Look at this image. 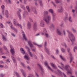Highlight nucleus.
<instances>
[{
  "instance_id": "f257e3e1",
  "label": "nucleus",
  "mask_w": 77,
  "mask_h": 77,
  "mask_svg": "<svg viewBox=\"0 0 77 77\" xmlns=\"http://www.w3.org/2000/svg\"><path fill=\"white\" fill-rule=\"evenodd\" d=\"M48 14L47 11H44L43 14L45 17L43 18V20L45 22L46 24H49L50 21L51 20V16H46Z\"/></svg>"
},
{
  "instance_id": "f03ea898",
  "label": "nucleus",
  "mask_w": 77,
  "mask_h": 77,
  "mask_svg": "<svg viewBox=\"0 0 77 77\" xmlns=\"http://www.w3.org/2000/svg\"><path fill=\"white\" fill-rule=\"evenodd\" d=\"M67 32L68 33V36L69 38H70V41L72 42V44H73L74 43L73 42L75 41V37L73 35V34L72 33L69 31V30H67Z\"/></svg>"
},
{
  "instance_id": "7ed1b4c3",
  "label": "nucleus",
  "mask_w": 77,
  "mask_h": 77,
  "mask_svg": "<svg viewBox=\"0 0 77 77\" xmlns=\"http://www.w3.org/2000/svg\"><path fill=\"white\" fill-rule=\"evenodd\" d=\"M67 51L68 53H69V55L70 56V60L69 61L70 63H71V62H72V60L73 58L72 57V54L71 52H70V48H67Z\"/></svg>"
},
{
  "instance_id": "20e7f679",
  "label": "nucleus",
  "mask_w": 77,
  "mask_h": 77,
  "mask_svg": "<svg viewBox=\"0 0 77 77\" xmlns=\"http://www.w3.org/2000/svg\"><path fill=\"white\" fill-rule=\"evenodd\" d=\"M21 31L22 36H23V39H24L25 40L26 42L27 41V38H26V35H25L24 32L22 30Z\"/></svg>"
},
{
  "instance_id": "39448f33",
  "label": "nucleus",
  "mask_w": 77,
  "mask_h": 77,
  "mask_svg": "<svg viewBox=\"0 0 77 77\" xmlns=\"http://www.w3.org/2000/svg\"><path fill=\"white\" fill-rule=\"evenodd\" d=\"M38 65L39 69L41 71V74H42V75H43V74L42 73H44V69H43V68L42 67V66H41V65L39 64H38Z\"/></svg>"
},
{
  "instance_id": "423d86ee",
  "label": "nucleus",
  "mask_w": 77,
  "mask_h": 77,
  "mask_svg": "<svg viewBox=\"0 0 77 77\" xmlns=\"http://www.w3.org/2000/svg\"><path fill=\"white\" fill-rule=\"evenodd\" d=\"M44 64H45V66H47V67L48 68V69H50V70L51 71H53V70H52V69H51V68L50 67H49L48 66V63H47V61L45 62L44 63Z\"/></svg>"
},
{
  "instance_id": "0eeeda50",
  "label": "nucleus",
  "mask_w": 77,
  "mask_h": 77,
  "mask_svg": "<svg viewBox=\"0 0 77 77\" xmlns=\"http://www.w3.org/2000/svg\"><path fill=\"white\" fill-rule=\"evenodd\" d=\"M45 25V23H44V21H43V20H41L39 24L40 26V27H44Z\"/></svg>"
},
{
  "instance_id": "6e6552de",
  "label": "nucleus",
  "mask_w": 77,
  "mask_h": 77,
  "mask_svg": "<svg viewBox=\"0 0 77 77\" xmlns=\"http://www.w3.org/2000/svg\"><path fill=\"white\" fill-rule=\"evenodd\" d=\"M28 43L31 48H32V47H34L33 44H32V42H31V41H28Z\"/></svg>"
},
{
  "instance_id": "1a4fd4ad",
  "label": "nucleus",
  "mask_w": 77,
  "mask_h": 77,
  "mask_svg": "<svg viewBox=\"0 0 77 77\" xmlns=\"http://www.w3.org/2000/svg\"><path fill=\"white\" fill-rule=\"evenodd\" d=\"M27 28L29 29H31V23L29 22H28L27 24Z\"/></svg>"
},
{
  "instance_id": "9d476101",
  "label": "nucleus",
  "mask_w": 77,
  "mask_h": 77,
  "mask_svg": "<svg viewBox=\"0 0 77 77\" xmlns=\"http://www.w3.org/2000/svg\"><path fill=\"white\" fill-rule=\"evenodd\" d=\"M33 29L35 30H36L37 29V23H34L33 25Z\"/></svg>"
},
{
  "instance_id": "9b49d317",
  "label": "nucleus",
  "mask_w": 77,
  "mask_h": 77,
  "mask_svg": "<svg viewBox=\"0 0 77 77\" xmlns=\"http://www.w3.org/2000/svg\"><path fill=\"white\" fill-rule=\"evenodd\" d=\"M32 11L35 14H37V12L36 11V9L34 7L32 8Z\"/></svg>"
},
{
  "instance_id": "f8f14e48",
  "label": "nucleus",
  "mask_w": 77,
  "mask_h": 77,
  "mask_svg": "<svg viewBox=\"0 0 77 77\" xmlns=\"http://www.w3.org/2000/svg\"><path fill=\"white\" fill-rule=\"evenodd\" d=\"M20 71L22 73H23V76H24V77H26V72H24V71L23 70V69H20Z\"/></svg>"
},
{
  "instance_id": "ddd939ff",
  "label": "nucleus",
  "mask_w": 77,
  "mask_h": 77,
  "mask_svg": "<svg viewBox=\"0 0 77 77\" xmlns=\"http://www.w3.org/2000/svg\"><path fill=\"white\" fill-rule=\"evenodd\" d=\"M10 51L12 54V55H14L15 53V50H14V48H11L10 50Z\"/></svg>"
},
{
  "instance_id": "4468645a",
  "label": "nucleus",
  "mask_w": 77,
  "mask_h": 77,
  "mask_svg": "<svg viewBox=\"0 0 77 77\" xmlns=\"http://www.w3.org/2000/svg\"><path fill=\"white\" fill-rule=\"evenodd\" d=\"M57 34L60 36H61L62 35V32H60V31L59 29H57Z\"/></svg>"
},
{
  "instance_id": "2eb2a0df",
  "label": "nucleus",
  "mask_w": 77,
  "mask_h": 77,
  "mask_svg": "<svg viewBox=\"0 0 77 77\" xmlns=\"http://www.w3.org/2000/svg\"><path fill=\"white\" fill-rule=\"evenodd\" d=\"M20 51H21V53L23 54H25V51L24 50V49L23 48H21L20 49Z\"/></svg>"
},
{
  "instance_id": "dca6fc26",
  "label": "nucleus",
  "mask_w": 77,
  "mask_h": 77,
  "mask_svg": "<svg viewBox=\"0 0 77 77\" xmlns=\"http://www.w3.org/2000/svg\"><path fill=\"white\" fill-rule=\"evenodd\" d=\"M65 69L66 71H69V68H70V66L69 65H66L65 67Z\"/></svg>"
},
{
  "instance_id": "f3484780",
  "label": "nucleus",
  "mask_w": 77,
  "mask_h": 77,
  "mask_svg": "<svg viewBox=\"0 0 77 77\" xmlns=\"http://www.w3.org/2000/svg\"><path fill=\"white\" fill-rule=\"evenodd\" d=\"M28 51L29 53V55L30 57H32L33 56L32 55V53H31V52H30V50L29 48L28 49Z\"/></svg>"
},
{
  "instance_id": "a211bd4d",
  "label": "nucleus",
  "mask_w": 77,
  "mask_h": 77,
  "mask_svg": "<svg viewBox=\"0 0 77 77\" xmlns=\"http://www.w3.org/2000/svg\"><path fill=\"white\" fill-rule=\"evenodd\" d=\"M51 65L54 69H57L56 66L53 63H51Z\"/></svg>"
},
{
  "instance_id": "6ab92c4d",
  "label": "nucleus",
  "mask_w": 77,
  "mask_h": 77,
  "mask_svg": "<svg viewBox=\"0 0 77 77\" xmlns=\"http://www.w3.org/2000/svg\"><path fill=\"white\" fill-rule=\"evenodd\" d=\"M45 49L46 52L48 54V55L50 54V53H49V51H48V48H47V47H45Z\"/></svg>"
},
{
  "instance_id": "aec40b11",
  "label": "nucleus",
  "mask_w": 77,
  "mask_h": 77,
  "mask_svg": "<svg viewBox=\"0 0 77 77\" xmlns=\"http://www.w3.org/2000/svg\"><path fill=\"white\" fill-rule=\"evenodd\" d=\"M2 38L4 41H7V39L5 37V36H4L3 35H2Z\"/></svg>"
},
{
  "instance_id": "412c9836",
  "label": "nucleus",
  "mask_w": 77,
  "mask_h": 77,
  "mask_svg": "<svg viewBox=\"0 0 77 77\" xmlns=\"http://www.w3.org/2000/svg\"><path fill=\"white\" fill-rule=\"evenodd\" d=\"M24 58H25V59L27 60H30V58H29L28 56L27 55H25L24 56Z\"/></svg>"
},
{
  "instance_id": "4be33fe9",
  "label": "nucleus",
  "mask_w": 77,
  "mask_h": 77,
  "mask_svg": "<svg viewBox=\"0 0 77 77\" xmlns=\"http://www.w3.org/2000/svg\"><path fill=\"white\" fill-rule=\"evenodd\" d=\"M68 20L70 23H72V18L70 16L68 18Z\"/></svg>"
},
{
  "instance_id": "5701e85b",
  "label": "nucleus",
  "mask_w": 77,
  "mask_h": 77,
  "mask_svg": "<svg viewBox=\"0 0 77 77\" xmlns=\"http://www.w3.org/2000/svg\"><path fill=\"white\" fill-rule=\"evenodd\" d=\"M13 23L15 26H17V20H16L14 19L13 20Z\"/></svg>"
},
{
  "instance_id": "b1692460",
  "label": "nucleus",
  "mask_w": 77,
  "mask_h": 77,
  "mask_svg": "<svg viewBox=\"0 0 77 77\" xmlns=\"http://www.w3.org/2000/svg\"><path fill=\"white\" fill-rule=\"evenodd\" d=\"M60 9H58V11L59 12H62V7L61 6H60Z\"/></svg>"
},
{
  "instance_id": "393cba45",
  "label": "nucleus",
  "mask_w": 77,
  "mask_h": 77,
  "mask_svg": "<svg viewBox=\"0 0 77 77\" xmlns=\"http://www.w3.org/2000/svg\"><path fill=\"white\" fill-rule=\"evenodd\" d=\"M17 15H18V17L19 19H20V20H21V15L20 14V12L18 11L17 12Z\"/></svg>"
},
{
  "instance_id": "a878e982",
  "label": "nucleus",
  "mask_w": 77,
  "mask_h": 77,
  "mask_svg": "<svg viewBox=\"0 0 77 77\" xmlns=\"http://www.w3.org/2000/svg\"><path fill=\"white\" fill-rule=\"evenodd\" d=\"M8 10H6L5 11V15L6 16V18H8Z\"/></svg>"
},
{
  "instance_id": "bb28decb",
  "label": "nucleus",
  "mask_w": 77,
  "mask_h": 77,
  "mask_svg": "<svg viewBox=\"0 0 77 77\" xmlns=\"http://www.w3.org/2000/svg\"><path fill=\"white\" fill-rule=\"evenodd\" d=\"M3 47V48L4 49V50H5V51L6 52H8V49H7L6 47L5 46H4Z\"/></svg>"
},
{
  "instance_id": "cd10ccee",
  "label": "nucleus",
  "mask_w": 77,
  "mask_h": 77,
  "mask_svg": "<svg viewBox=\"0 0 77 77\" xmlns=\"http://www.w3.org/2000/svg\"><path fill=\"white\" fill-rule=\"evenodd\" d=\"M57 71L60 74V75H61V76H62V72H61V71H60V70L59 69H57Z\"/></svg>"
},
{
  "instance_id": "c85d7f7f",
  "label": "nucleus",
  "mask_w": 77,
  "mask_h": 77,
  "mask_svg": "<svg viewBox=\"0 0 77 77\" xmlns=\"http://www.w3.org/2000/svg\"><path fill=\"white\" fill-rule=\"evenodd\" d=\"M15 74L16 75L17 77H20V75H19V74L17 72H15Z\"/></svg>"
},
{
  "instance_id": "c756f323",
  "label": "nucleus",
  "mask_w": 77,
  "mask_h": 77,
  "mask_svg": "<svg viewBox=\"0 0 77 77\" xmlns=\"http://www.w3.org/2000/svg\"><path fill=\"white\" fill-rule=\"evenodd\" d=\"M61 50L62 53H65V49L63 48H61Z\"/></svg>"
},
{
  "instance_id": "7c9ffc66",
  "label": "nucleus",
  "mask_w": 77,
  "mask_h": 77,
  "mask_svg": "<svg viewBox=\"0 0 77 77\" xmlns=\"http://www.w3.org/2000/svg\"><path fill=\"white\" fill-rule=\"evenodd\" d=\"M19 26L21 29H22V26H21V25L19 23H17V26Z\"/></svg>"
},
{
  "instance_id": "2f4dec72",
  "label": "nucleus",
  "mask_w": 77,
  "mask_h": 77,
  "mask_svg": "<svg viewBox=\"0 0 77 77\" xmlns=\"http://www.w3.org/2000/svg\"><path fill=\"white\" fill-rule=\"evenodd\" d=\"M49 12H50L52 14V13H53V9H50L49 10Z\"/></svg>"
},
{
  "instance_id": "473e14b6",
  "label": "nucleus",
  "mask_w": 77,
  "mask_h": 77,
  "mask_svg": "<svg viewBox=\"0 0 77 77\" xmlns=\"http://www.w3.org/2000/svg\"><path fill=\"white\" fill-rule=\"evenodd\" d=\"M43 32L44 33H47V30H46V29H45V28L43 29Z\"/></svg>"
},
{
  "instance_id": "72a5a7b5",
  "label": "nucleus",
  "mask_w": 77,
  "mask_h": 77,
  "mask_svg": "<svg viewBox=\"0 0 77 77\" xmlns=\"http://www.w3.org/2000/svg\"><path fill=\"white\" fill-rule=\"evenodd\" d=\"M20 7L23 9H25V7H24V5H21L20 6Z\"/></svg>"
},
{
  "instance_id": "f704fd0d",
  "label": "nucleus",
  "mask_w": 77,
  "mask_h": 77,
  "mask_svg": "<svg viewBox=\"0 0 77 77\" xmlns=\"http://www.w3.org/2000/svg\"><path fill=\"white\" fill-rule=\"evenodd\" d=\"M53 17H54L56 15V13H54V12H53L51 13Z\"/></svg>"
},
{
  "instance_id": "c9c22d12",
  "label": "nucleus",
  "mask_w": 77,
  "mask_h": 77,
  "mask_svg": "<svg viewBox=\"0 0 77 77\" xmlns=\"http://www.w3.org/2000/svg\"><path fill=\"white\" fill-rule=\"evenodd\" d=\"M0 27L1 28H3V25L2 24V23H0Z\"/></svg>"
},
{
  "instance_id": "e433bc0d",
  "label": "nucleus",
  "mask_w": 77,
  "mask_h": 77,
  "mask_svg": "<svg viewBox=\"0 0 77 77\" xmlns=\"http://www.w3.org/2000/svg\"><path fill=\"white\" fill-rule=\"evenodd\" d=\"M60 58L62 59V60H65V59L62 57V56L61 55H60Z\"/></svg>"
},
{
  "instance_id": "4c0bfd02",
  "label": "nucleus",
  "mask_w": 77,
  "mask_h": 77,
  "mask_svg": "<svg viewBox=\"0 0 77 77\" xmlns=\"http://www.w3.org/2000/svg\"><path fill=\"white\" fill-rule=\"evenodd\" d=\"M26 9H27L28 12H30V10H29V6H26Z\"/></svg>"
},
{
  "instance_id": "58836bf2",
  "label": "nucleus",
  "mask_w": 77,
  "mask_h": 77,
  "mask_svg": "<svg viewBox=\"0 0 77 77\" xmlns=\"http://www.w3.org/2000/svg\"><path fill=\"white\" fill-rule=\"evenodd\" d=\"M68 20V17H64V20L65 21H66V20Z\"/></svg>"
},
{
  "instance_id": "ea45409f",
  "label": "nucleus",
  "mask_w": 77,
  "mask_h": 77,
  "mask_svg": "<svg viewBox=\"0 0 77 77\" xmlns=\"http://www.w3.org/2000/svg\"><path fill=\"white\" fill-rule=\"evenodd\" d=\"M13 30H14V31H15V32H16V33H17V32H18L17 29H16L14 28Z\"/></svg>"
},
{
  "instance_id": "a19ab883",
  "label": "nucleus",
  "mask_w": 77,
  "mask_h": 77,
  "mask_svg": "<svg viewBox=\"0 0 77 77\" xmlns=\"http://www.w3.org/2000/svg\"><path fill=\"white\" fill-rule=\"evenodd\" d=\"M75 49H76V50H77V47H74V48H73V51H74V52H75Z\"/></svg>"
},
{
  "instance_id": "79ce46f5",
  "label": "nucleus",
  "mask_w": 77,
  "mask_h": 77,
  "mask_svg": "<svg viewBox=\"0 0 77 77\" xmlns=\"http://www.w3.org/2000/svg\"><path fill=\"white\" fill-rule=\"evenodd\" d=\"M2 52H3V49H2V48H0V53H2Z\"/></svg>"
},
{
  "instance_id": "37998d69",
  "label": "nucleus",
  "mask_w": 77,
  "mask_h": 77,
  "mask_svg": "<svg viewBox=\"0 0 77 77\" xmlns=\"http://www.w3.org/2000/svg\"><path fill=\"white\" fill-rule=\"evenodd\" d=\"M55 2L56 3L58 4V3H60V2H59L58 1V0H55Z\"/></svg>"
},
{
  "instance_id": "c03bdc74",
  "label": "nucleus",
  "mask_w": 77,
  "mask_h": 77,
  "mask_svg": "<svg viewBox=\"0 0 77 77\" xmlns=\"http://www.w3.org/2000/svg\"><path fill=\"white\" fill-rule=\"evenodd\" d=\"M10 27L12 29H13V30L14 29V28L13 27V25H12V24H11V26H10Z\"/></svg>"
},
{
  "instance_id": "a18cd8bd",
  "label": "nucleus",
  "mask_w": 77,
  "mask_h": 77,
  "mask_svg": "<svg viewBox=\"0 0 77 77\" xmlns=\"http://www.w3.org/2000/svg\"><path fill=\"white\" fill-rule=\"evenodd\" d=\"M1 8L2 9H5V6L4 5H2L1 6Z\"/></svg>"
},
{
  "instance_id": "49530a36",
  "label": "nucleus",
  "mask_w": 77,
  "mask_h": 77,
  "mask_svg": "<svg viewBox=\"0 0 77 77\" xmlns=\"http://www.w3.org/2000/svg\"><path fill=\"white\" fill-rule=\"evenodd\" d=\"M45 36H46V38H48V35L46 33H45Z\"/></svg>"
},
{
  "instance_id": "de8ad7c7",
  "label": "nucleus",
  "mask_w": 77,
  "mask_h": 77,
  "mask_svg": "<svg viewBox=\"0 0 77 77\" xmlns=\"http://www.w3.org/2000/svg\"><path fill=\"white\" fill-rule=\"evenodd\" d=\"M44 45L45 47H46V46H47V42H45L44 44Z\"/></svg>"
},
{
  "instance_id": "09e8293b",
  "label": "nucleus",
  "mask_w": 77,
  "mask_h": 77,
  "mask_svg": "<svg viewBox=\"0 0 77 77\" xmlns=\"http://www.w3.org/2000/svg\"><path fill=\"white\" fill-rule=\"evenodd\" d=\"M21 64L22 65L23 67L25 68V66L24 65V64L22 62H21Z\"/></svg>"
},
{
  "instance_id": "8fccbe9b",
  "label": "nucleus",
  "mask_w": 77,
  "mask_h": 77,
  "mask_svg": "<svg viewBox=\"0 0 77 77\" xmlns=\"http://www.w3.org/2000/svg\"><path fill=\"white\" fill-rule=\"evenodd\" d=\"M29 21H30V22H33V20L32 19V18L29 17Z\"/></svg>"
},
{
  "instance_id": "3c124183",
  "label": "nucleus",
  "mask_w": 77,
  "mask_h": 77,
  "mask_svg": "<svg viewBox=\"0 0 77 77\" xmlns=\"http://www.w3.org/2000/svg\"><path fill=\"white\" fill-rule=\"evenodd\" d=\"M51 27L50 28L51 29L52 28L54 27V25L53 24H51Z\"/></svg>"
},
{
  "instance_id": "603ef678",
  "label": "nucleus",
  "mask_w": 77,
  "mask_h": 77,
  "mask_svg": "<svg viewBox=\"0 0 77 77\" xmlns=\"http://www.w3.org/2000/svg\"><path fill=\"white\" fill-rule=\"evenodd\" d=\"M52 3L53 4V5L54 6V7H56V5H55V4L54 3V2H52Z\"/></svg>"
},
{
  "instance_id": "864d4df0",
  "label": "nucleus",
  "mask_w": 77,
  "mask_h": 77,
  "mask_svg": "<svg viewBox=\"0 0 77 77\" xmlns=\"http://www.w3.org/2000/svg\"><path fill=\"white\" fill-rule=\"evenodd\" d=\"M37 45V46H38V47L39 48L42 47V45Z\"/></svg>"
},
{
  "instance_id": "5fc2aeb1",
  "label": "nucleus",
  "mask_w": 77,
  "mask_h": 77,
  "mask_svg": "<svg viewBox=\"0 0 77 77\" xmlns=\"http://www.w3.org/2000/svg\"><path fill=\"white\" fill-rule=\"evenodd\" d=\"M28 77H35V76L32 75H31L30 76H28Z\"/></svg>"
},
{
  "instance_id": "6e6d98bb",
  "label": "nucleus",
  "mask_w": 77,
  "mask_h": 77,
  "mask_svg": "<svg viewBox=\"0 0 77 77\" xmlns=\"http://www.w3.org/2000/svg\"><path fill=\"white\" fill-rule=\"evenodd\" d=\"M72 30L74 33H75L76 32V30H75V29H74L73 28L72 29Z\"/></svg>"
},
{
  "instance_id": "4d7b16f0",
  "label": "nucleus",
  "mask_w": 77,
  "mask_h": 77,
  "mask_svg": "<svg viewBox=\"0 0 77 77\" xmlns=\"http://www.w3.org/2000/svg\"><path fill=\"white\" fill-rule=\"evenodd\" d=\"M7 23H8L9 24H11H11H12V23H11V22H7Z\"/></svg>"
},
{
  "instance_id": "13d9d810",
  "label": "nucleus",
  "mask_w": 77,
  "mask_h": 77,
  "mask_svg": "<svg viewBox=\"0 0 77 77\" xmlns=\"http://www.w3.org/2000/svg\"><path fill=\"white\" fill-rule=\"evenodd\" d=\"M3 18V17H2V15L0 14V19L1 20H2V19Z\"/></svg>"
},
{
  "instance_id": "bf43d9fd",
  "label": "nucleus",
  "mask_w": 77,
  "mask_h": 77,
  "mask_svg": "<svg viewBox=\"0 0 77 77\" xmlns=\"http://www.w3.org/2000/svg\"><path fill=\"white\" fill-rule=\"evenodd\" d=\"M39 3L40 4H41L42 3V1L40 0V1H39Z\"/></svg>"
},
{
  "instance_id": "052dcab7",
  "label": "nucleus",
  "mask_w": 77,
  "mask_h": 77,
  "mask_svg": "<svg viewBox=\"0 0 77 77\" xmlns=\"http://www.w3.org/2000/svg\"><path fill=\"white\" fill-rule=\"evenodd\" d=\"M63 35H65V34H66L65 31V30H64L63 31Z\"/></svg>"
},
{
  "instance_id": "680f3d73",
  "label": "nucleus",
  "mask_w": 77,
  "mask_h": 77,
  "mask_svg": "<svg viewBox=\"0 0 77 77\" xmlns=\"http://www.w3.org/2000/svg\"><path fill=\"white\" fill-rule=\"evenodd\" d=\"M3 76H4V75L3 74H1L0 75V76L1 77H3Z\"/></svg>"
},
{
  "instance_id": "e2e57ef3",
  "label": "nucleus",
  "mask_w": 77,
  "mask_h": 77,
  "mask_svg": "<svg viewBox=\"0 0 77 77\" xmlns=\"http://www.w3.org/2000/svg\"><path fill=\"white\" fill-rule=\"evenodd\" d=\"M56 53L57 54H58V53H59V50H56Z\"/></svg>"
},
{
  "instance_id": "0e129e2a",
  "label": "nucleus",
  "mask_w": 77,
  "mask_h": 77,
  "mask_svg": "<svg viewBox=\"0 0 77 77\" xmlns=\"http://www.w3.org/2000/svg\"><path fill=\"white\" fill-rule=\"evenodd\" d=\"M13 60L14 63H15V62H16V60H15V59H13Z\"/></svg>"
},
{
  "instance_id": "69168bd1",
  "label": "nucleus",
  "mask_w": 77,
  "mask_h": 77,
  "mask_svg": "<svg viewBox=\"0 0 77 77\" xmlns=\"http://www.w3.org/2000/svg\"><path fill=\"white\" fill-rule=\"evenodd\" d=\"M35 5H36V6H38V3H37V2H35Z\"/></svg>"
},
{
  "instance_id": "338daca9",
  "label": "nucleus",
  "mask_w": 77,
  "mask_h": 77,
  "mask_svg": "<svg viewBox=\"0 0 77 77\" xmlns=\"http://www.w3.org/2000/svg\"><path fill=\"white\" fill-rule=\"evenodd\" d=\"M63 75L64 77H66V75H65V74L64 73H63Z\"/></svg>"
},
{
  "instance_id": "774afa93",
  "label": "nucleus",
  "mask_w": 77,
  "mask_h": 77,
  "mask_svg": "<svg viewBox=\"0 0 77 77\" xmlns=\"http://www.w3.org/2000/svg\"><path fill=\"white\" fill-rule=\"evenodd\" d=\"M39 33H38L35 35V36H39Z\"/></svg>"
}]
</instances>
